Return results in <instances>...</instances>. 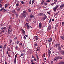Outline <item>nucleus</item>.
Returning <instances> with one entry per match:
<instances>
[{
	"label": "nucleus",
	"mask_w": 64,
	"mask_h": 64,
	"mask_svg": "<svg viewBox=\"0 0 64 64\" xmlns=\"http://www.w3.org/2000/svg\"><path fill=\"white\" fill-rule=\"evenodd\" d=\"M6 29V27H4V30L5 29Z\"/></svg>",
	"instance_id": "e2e57ef3"
},
{
	"label": "nucleus",
	"mask_w": 64,
	"mask_h": 64,
	"mask_svg": "<svg viewBox=\"0 0 64 64\" xmlns=\"http://www.w3.org/2000/svg\"><path fill=\"white\" fill-rule=\"evenodd\" d=\"M28 12H31V11L30 10H28Z\"/></svg>",
	"instance_id": "49530a36"
},
{
	"label": "nucleus",
	"mask_w": 64,
	"mask_h": 64,
	"mask_svg": "<svg viewBox=\"0 0 64 64\" xmlns=\"http://www.w3.org/2000/svg\"><path fill=\"white\" fill-rule=\"evenodd\" d=\"M5 63L6 64H7V62L6 60L5 61Z\"/></svg>",
	"instance_id": "de8ad7c7"
},
{
	"label": "nucleus",
	"mask_w": 64,
	"mask_h": 64,
	"mask_svg": "<svg viewBox=\"0 0 64 64\" xmlns=\"http://www.w3.org/2000/svg\"><path fill=\"white\" fill-rule=\"evenodd\" d=\"M8 4H5V8H6L7 7H8Z\"/></svg>",
	"instance_id": "9d476101"
},
{
	"label": "nucleus",
	"mask_w": 64,
	"mask_h": 64,
	"mask_svg": "<svg viewBox=\"0 0 64 64\" xmlns=\"http://www.w3.org/2000/svg\"><path fill=\"white\" fill-rule=\"evenodd\" d=\"M20 8H18V10H17V11L18 12H19L20 11Z\"/></svg>",
	"instance_id": "c9c22d12"
},
{
	"label": "nucleus",
	"mask_w": 64,
	"mask_h": 64,
	"mask_svg": "<svg viewBox=\"0 0 64 64\" xmlns=\"http://www.w3.org/2000/svg\"><path fill=\"white\" fill-rule=\"evenodd\" d=\"M28 25H29V23H27L26 24V26H28Z\"/></svg>",
	"instance_id": "a878e982"
},
{
	"label": "nucleus",
	"mask_w": 64,
	"mask_h": 64,
	"mask_svg": "<svg viewBox=\"0 0 64 64\" xmlns=\"http://www.w3.org/2000/svg\"><path fill=\"white\" fill-rule=\"evenodd\" d=\"M60 64H64V62H61L60 63Z\"/></svg>",
	"instance_id": "72a5a7b5"
},
{
	"label": "nucleus",
	"mask_w": 64,
	"mask_h": 64,
	"mask_svg": "<svg viewBox=\"0 0 64 64\" xmlns=\"http://www.w3.org/2000/svg\"><path fill=\"white\" fill-rule=\"evenodd\" d=\"M2 4H0V8H2Z\"/></svg>",
	"instance_id": "393cba45"
},
{
	"label": "nucleus",
	"mask_w": 64,
	"mask_h": 64,
	"mask_svg": "<svg viewBox=\"0 0 64 64\" xmlns=\"http://www.w3.org/2000/svg\"><path fill=\"white\" fill-rule=\"evenodd\" d=\"M52 21V18H50V23L51 22V21Z\"/></svg>",
	"instance_id": "c03bdc74"
},
{
	"label": "nucleus",
	"mask_w": 64,
	"mask_h": 64,
	"mask_svg": "<svg viewBox=\"0 0 64 64\" xmlns=\"http://www.w3.org/2000/svg\"><path fill=\"white\" fill-rule=\"evenodd\" d=\"M56 47H57V46H58V44H56Z\"/></svg>",
	"instance_id": "864d4df0"
},
{
	"label": "nucleus",
	"mask_w": 64,
	"mask_h": 64,
	"mask_svg": "<svg viewBox=\"0 0 64 64\" xmlns=\"http://www.w3.org/2000/svg\"><path fill=\"white\" fill-rule=\"evenodd\" d=\"M52 28V26H49L48 27V30H51Z\"/></svg>",
	"instance_id": "6e6552de"
},
{
	"label": "nucleus",
	"mask_w": 64,
	"mask_h": 64,
	"mask_svg": "<svg viewBox=\"0 0 64 64\" xmlns=\"http://www.w3.org/2000/svg\"><path fill=\"white\" fill-rule=\"evenodd\" d=\"M2 11H4V12H6V11H7L6 10H5V8H2L1 10H0V12Z\"/></svg>",
	"instance_id": "7ed1b4c3"
},
{
	"label": "nucleus",
	"mask_w": 64,
	"mask_h": 64,
	"mask_svg": "<svg viewBox=\"0 0 64 64\" xmlns=\"http://www.w3.org/2000/svg\"><path fill=\"white\" fill-rule=\"evenodd\" d=\"M42 15V14L41 13H40L38 14V16H41Z\"/></svg>",
	"instance_id": "412c9836"
},
{
	"label": "nucleus",
	"mask_w": 64,
	"mask_h": 64,
	"mask_svg": "<svg viewBox=\"0 0 64 64\" xmlns=\"http://www.w3.org/2000/svg\"><path fill=\"white\" fill-rule=\"evenodd\" d=\"M20 56L21 58H23L25 57V55L24 54V53H22L21 54V55Z\"/></svg>",
	"instance_id": "f03ea898"
},
{
	"label": "nucleus",
	"mask_w": 64,
	"mask_h": 64,
	"mask_svg": "<svg viewBox=\"0 0 64 64\" xmlns=\"http://www.w3.org/2000/svg\"><path fill=\"white\" fill-rule=\"evenodd\" d=\"M8 50L9 51H11V50L9 48H8Z\"/></svg>",
	"instance_id": "7c9ffc66"
},
{
	"label": "nucleus",
	"mask_w": 64,
	"mask_h": 64,
	"mask_svg": "<svg viewBox=\"0 0 64 64\" xmlns=\"http://www.w3.org/2000/svg\"><path fill=\"white\" fill-rule=\"evenodd\" d=\"M34 38L35 40H38L39 39V38L37 36H34Z\"/></svg>",
	"instance_id": "423d86ee"
},
{
	"label": "nucleus",
	"mask_w": 64,
	"mask_h": 64,
	"mask_svg": "<svg viewBox=\"0 0 64 64\" xmlns=\"http://www.w3.org/2000/svg\"><path fill=\"white\" fill-rule=\"evenodd\" d=\"M8 53H9V52H8V51H7L6 53V54H8Z\"/></svg>",
	"instance_id": "13d9d810"
},
{
	"label": "nucleus",
	"mask_w": 64,
	"mask_h": 64,
	"mask_svg": "<svg viewBox=\"0 0 64 64\" xmlns=\"http://www.w3.org/2000/svg\"><path fill=\"white\" fill-rule=\"evenodd\" d=\"M27 12L25 11H24L23 12V14H26Z\"/></svg>",
	"instance_id": "a211bd4d"
},
{
	"label": "nucleus",
	"mask_w": 64,
	"mask_h": 64,
	"mask_svg": "<svg viewBox=\"0 0 64 64\" xmlns=\"http://www.w3.org/2000/svg\"><path fill=\"white\" fill-rule=\"evenodd\" d=\"M0 4H2V0H0Z\"/></svg>",
	"instance_id": "37998d69"
},
{
	"label": "nucleus",
	"mask_w": 64,
	"mask_h": 64,
	"mask_svg": "<svg viewBox=\"0 0 64 64\" xmlns=\"http://www.w3.org/2000/svg\"><path fill=\"white\" fill-rule=\"evenodd\" d=\"M17 44H19V41H17Z\"/></svg>",
	"instance_id": "8fccbe9b"
},
{
	"label": "nucleus",
	"mask_w": 64,
	"mask_h": 64,
	"mask_svg": "<svg viewBox=\"0 0 64 64\" xmlns=\"http://www.w3.org/2000/svg\"><path fill=\"white\" fill-rule=\"evenodd\" d=\"M18 6H19V4H18L17 3L16 4V6H17V7H18Z\"/></svg>",
	"instance_id": "a18cd8bd"
},
{
	"label": "nucleus",
	"mask_w": 64,
	"mask_h": 64,
	"mask_svg": "<svg viewBox=\"0 0 64 64\" xmlns=\"http://www.w3.org/2000/svg\"><path fill=\"white\" fill-rule=\"evenodd\" d=\"M55 15H57L58 14V12H57L56 14L55 13Z\"/></svg>",
	"instance_id": "c85d7f7f"
},
{
	"label": "nucleus",
	"mask_w": 64,
	"mask_h": 64,
	"mask_svg": "<svg viewBox=\"0 0 64 64\" xmlns=\"http://www.w3.org/2000/svg\"><path fill=\"white\" fill-rule=\"evenodd\" d=\"M46 19V16H45L44 17V20H45V19Z\"/></svg>",
	"instance_id": "c756f323"
},
{
	"label": "nucleus",
	"mask_w": 64,
	"mask_h": 64,
	"mask_svg": "<svg viewBox=\"0 0 64 64\" xmlns=\"http://www.w3.org/2000/svg\"><path fill=\"white\" fill-rule=\"evenodd\" d=\"M8 57H10V55H9L8 54Z\"/></svg>",
	"instance_id": "0e129e2a"
},
{
	"label": "nucleus",
	"mask_w": 64,
	"mask_h": 64,
	"mask_svg": "<svg viewBox=\"0 0 64 64\" xmlns=\"http://www.w3.org/2000/svg\"><path fill=\"white\" fill-rule=\"evenodd\" d=\"M58 7L59 6H58V5H56V6L54 8L52 9V10H54V12H56V10H57L58 9Z\"/></svg>",
	"instance_id": "f257e3e1"
},
{
	"label": "nucleus",
	"mask_w": 64,
	"mask_h": 64,
	"mask_svg": "<svg viewBox=\"0 0 64 64\" xmlns=\"http://www.w3.org/2000/svg\"><path fill=\"white\" fill-rule=\"evenodd\" d=\"M32 58H34V56H33V55H32Z\"/></svg>",
	"instance_id": "6e6d98bb"
},
{
	"label": "nucleus",
	"mask_w": 64,
	"mask_h": 64,
	"mask_svg": "<svg viewBox=\"0 0 64 64\" xmlns=\"http://www.w3.org/2000/svg\"><path fill=\"white\" fill-rule=\"evenodd\" d=\"M58 50H59L60 52H61V48L60 46L58 47Z\"/></svg>",
	"instance_id": "f8f14e48"
},
{
	"label": "nucleus",
	"mask_w": 64,
	"mask_h": 64,
	"mask_svg": "<svg viewBox=\"0 0 64 64\" xmlns=\"http://www.w3.org/2000/svg\"><path fill=\"white\" fill-rule=\"evenodd\" d=\"M32 64H35V63H34V62H32Z\"/></svg>",
	"instance_id": "338daca9"
},
{
	"label": "nucleus",
	"mask_w": 64,
	"mask_h": 64,
	"mask_svg": "<svg viewBox=\"0 0 64 64\" xmlns=\"http://www.w3.org/2000/svg\"><path fill=\"white\" fill-rule=\"evenodd\" d=\"M18 56V54H17L15 56V58L16 60L17 59V56Z\"/></svg>",
	"instance_id": "f3484780"
},
{
	"label": "nucleus",
	"mask_w": 64,
	"mask_h": 64,
	"mask_svg": "<svg viewBox=\"0 0 64 64\" xmlns=\"http://www.w3.org/2000/svg\"><path fill=\"white\" fill-rule=\"evenodd\" d=\"M22 31L23 34H25V31H24V30H23V29H22Z\"/></svg>",
	"instance_id": "2eb2a0df"
},
{
	"label": "nucleus",
	"mask_w": 64,
	"mask_h": 64,
	"mask_svg": "<svg viewBox=\"0 0 64 64\" xmlns=\"http://www.w3.org/2000/svg\"><path fill=\"white\" fill-rule=\"evenodd\" d=\"M24 40H26V36H24Z\"/></svg>",
	"instance_id": "a19ab883"
},
{
	"label": "nucleus",
	"mask_w": 64,
	"mask_h": 64,
	"mask_svg": "<svg viewBox=\"0 0 64 64\" xmlns=\"http://www.w3.org/2000/svg\"><path fill=\"white\" fill-rule=\"evenodd\" d=\"M32 3V1H31V0H30V4H31Z\"/></svg>",
	"instance_id": "79ce46f5"
},
{
	"label": "nucleus",
	"mask_w": 64,
	"mask_h": 64,
	"mask_svg": "<svg viewBox=\"0 0 64 64\" xmlns=\"http://www.w3.org/2000/svg\"><path fill=\"white\" fill-rule=\"evenodd\" d=\"M39 25L40 29H42V23H41V22H40V24H39Z\"/></svg>",
	"instance_id": "0eeeda50"
},
{
	"label": "nucleus",
	"mask_w": 64,
	"mask_h": 64,
	"mask_svg": "<svg viewBox=\"0 0 64 64\" xmlns=\"http://www.w3.org/2000/svg\"><path fill=\"white\" fill-rule=\"evenodd\" d=\"M34 2H35V0H33L32 1V4H33V3H34Z\"/></svg>",
	"instance_id": "e433bc0d"
},
{
	"label": "nucleus",
	"mask_w": 64,
	"mask_h": 64,
	"mask_svg": "<svg viewBox=\"0 0 64 64\" xmlns=\"http://www.w3.org/2000/svg\"><path fill=\"white\" fill-rule=\"evenodd\" d=\"M58 57H56L55 58L54 60V61H55L56 62L57 61V60H58Z\"/></svg>",
	"instance_id": "1a4fd4ad"
},
{
	"label": "nucleus",
	"mask_w": 64,
	"mask_h": 64,
	"mask_svg": "<svg viewBox=\"0 0 64 64\" xmlns=\"http://www.w3.org/2000/svg\"><path fill=\"white\" fill-rule=\"evenodd\" d=\"M14 62L15 64H16V60H14Z\"/></svg>",
	"instance_id": "b1692460"
},
{
	"label": "nucleus",
	"mask_w": 64,
	"mask_h": 64,
	"mask_svg": "<svg viewBox=\"0 0 64 64\" xmlns=\"http://www.w3.org/2000/svg\"><path fill=\"white\" fill-rule=\"evenodd\" d=\"M12 12H13V13H14V14H16V12H15V11L14 10L12 11Z\"/></svg>",
	"instance_id": "aec40b11"
},
{
	"label": "nucleus",
	"mask_w": 64,
	"mask_h": 64,
	"mask_svg": "<svg viewBox=\"0 0 64 64\" xmlns=\"http://www.w3.org/2000/svg\"><path fill=\"white\" fill-rule=\"evenodd\" d=\"M1 30H3V29H4V28L2 27V28H1Z\"/></svg>",
	"instance_id": "052dcab7"
},
{
	"label": "nucleus",
	"mask_w": 64,
	"mask_h": 64,
	"mask_svg": "<svg viewBox=\"0 0 64 64\" xmlns=\"http://www.w3.org/2000/svg\"><path fill=\"white\" fill-rule=\"evenodd\" d=\"M35 17V16H33L32 15H31L30 16V18H34Z\"/></svg>",
	"instance_id": "ddd939ff"
},
{
	"label": "nucleus",
	"mask_w": 64,
	"mask_h": 64,
	"mask_svg": "<svg viewBox=\"0 0 64 64\" xmlns=\"http://www.w3.org/2000/svg\"><path fill=\"white\" fill-rule=\"evenodd\" d=\"M61 37V38H62L64 41V37L63 36H62Z\"/></svg>",
	"instance_id": "cd10ccee"
},
{
	"label": "nucleus",
	"mask_w": 64,
	"mask_h": 64,
	"mask_svg": "<svg viewBox=\"0 0 64 64\" xmlns=\"http://www.w3.org/2000/svg\"><path fill=\"white\" fill-rule=\"evenodd\" d=\"M22 4H24V2L23 1L22 2Z\"/></svg>",
	"instance_id": "4d7b16f0"
},
{
	"label": "nucleus",
	"mask_w": 64,
	"mask_h": 64,
	"mask_svg": "<svg viewBox=\"0 0 64 64\" xmlns=\"http://www.w3.org/2000/svg\"><path fill=\"white\" fill-rule=\"evenodd\" d=\"M52 40V38H50L48 40V42H49L50 43L51 42Z\"/></svg>",
	"instance_id": "9b49d317"
},
{
	"label": "nucleus",
	"mask_w": 64,
	"mask_h": 64,
	"mask_svg": "<svg viewBox=\"0 0 64 64\" xmlns=\"http://www.w3.org/2000/svg\"><path fill=\"white\" fill-rule=\"evenodd\" d=\"M12 29L10 31V30H8V33L9 34H10L11 32H12Z\"/></svg>",
	"instance_id": "39448f33"
},
{
	"label": "nucleus",
	"mask_w": 64,
	"mask_h": 64,
	"mask_svg": "<svg viewBox=\"0 0 64 64\" xmlns=\"http://www.w3.org/2000/svg\"><path fill=\"white\" fill-rule=\"evenodd\" d=\"M41 16L44 17V16H46L45 14H42V16Z\"/></svg>",
	"instance_id": "dca6fc26"
},
{
	"label": "nucleus",
	"mask_w": 64,
	"mask_h": 64,
	"mask_svg": "<svg viewBox=\"0 0 64 64\" xmlns=\"http://www.w3.org/2000/svg\"><path fill=\"white\" fill-rule=\"evenodd\" d=\"M61 54H62V55H64V52H62Z\"/></svg>",
	"instance_id": "58836bf2"
},
{
	"label": "nucleus",
	"mask_w": 64,
	"mask_h": 64,
	"mask_svg": "<svg viewBox=\"0 0 64 64\" xmlns=\"http://www.w3.org/2000/svg\"><path fill=\"white\" fill-rule=\"evenodd\" d=\"M34 60L35 61H37V59H36V58H34Z\"/></svg>",
	"instance_id": "473e14b6"
},
{
	"label": "nucleus",
	"mask_w": 64,
	"mask_h": 64,
	"mask_svg": "<svg viewBox=\"0 0 64 64\" xmlns=\"http://www.w3.org/2000/svg\"><path fill=\"white\" fill-rule=\"evenodd\" d=\"M54 62L53 61H52V62H51V64H53V62Z\"/></svg>",
	"instance_id": "603ef678"
},
{
	"label": "nucleus",
	"mask_w": 64,
	"mask_h": 64,
	"mask_svg": "<svg viewBox=\"0 0 64 64\" xmlns=\"http://www.w3.org/2000/svg\"><path fill=\"white\" fill-rule=\"evenodd\" d=\"M47 4L46 3H45V6H47Z\"/></svg>",
	"instance_id": "bf43d9fd"
},
{
	"label": "nucleus",
	"mask_w": 64,
	"mask_h": 64,
	"mask_svg": "<svg viewBox=\"0 0 64 64\" xmlns=\"http://www.w3.org/2000/svg\"><path fill=\"white\" fill-rule=\"evenodd\" d=\"M34 45V46H35V47H36V46H37V44H35Z\"/></svg>",
	"instance_id": "5fc2aeb1"
},
{
	"label": "nucleus",
	"mask_w": 64,
	"mask_h": 64,
	"mask_svg": "<svg viewBox=\"0 0 64 64\" xmlns=\"http://www.w3.org/2000/svg\"><path fill=\"white\" fill-rule=\"evenodd\" d=\"M6 45L5 44L4 46V49H5V48H6Z\"/></svg>",
	"instance_id": "6ab92c4d"
},
{
	"label": "nucleus",
	"mask_w": 64,
	"mask_h": 64,
	"mask_svg": "<svg viewBox=\"0 0 64 64\" xmlns=\"http://www.w3.org/2000/svg\"><path fill=\"white\" fill-rule=\"evenodd\" d=\"M8 28L9 29H10H10H11V26H9Z\"/></svg>",
	"instance_id": "bb28decb"
},
{
	"label": "nucleus",
	"mask_w": 64,
	"mask_h": 64,
	"mask_svg": "<svg viewBox=\"0 0 64 64\" xmlns=\"http://www.w3.org/2000/svg\"><path fill=\"white\" fill-rule=\"evenodd\" d=\"M48 57H49L50 56V54H51V52L50 51V50H48Z\"/></svg>",
	"instance_id": "20e7f679"
},
{
	"label": "nucleus",
	"mask_w": 64,
	"mask_h": 64,
	"mask_svg": "<svg viewBox=\"0 0 64 64\" xmlns=\"http://www.w3.org/2000/svg\"><path fill=\"white\" fill-rule=\"evenodd\" d=\"M6 31V30H4L2 31V33H4V32H5Z\"/></svg>",
	"instance_id": "2f4dec72"
},
{
	"label": "nucleus",
	"mask_w": 64,
	"mask_h": 64,
	"mask_svg": "<svg viewBox=\"0 0 64 64\" xmlns=\"http://www.w3.org/2000/svg\"><path fill=\"white\" fill-rule=\"evenodd\" d=\"M56 4V2H54V3H53V4H52V5H53L54 4Z\"/></svg>",
	"instance_id": "ea45409f"
},
{
	"label": "nucleus",
	"mask_w": 64,
	"mask_h": 64,
	"mask_svg": "<svg viewBox=\"0 0 64 64\" xmlns=\"http://www.w3.org/2000/svg\"><path fill=\"white\" fill-rule=\"evenodd\" d=\"M27 29H29V28H32L30 26H26Z\"/></svg>",
	"instance_id": "4468645a"
},
{
	"label": "nucleus",
	"mask_w": 64,
	"mask_h": 64,
	"mask_svg": "<svg viewBox=\"0 0 64 64\" xmlns=\"http://www.w3.org/2000/svg\"><path fill=\"white\" fill-rule=\"evenodd\" d=\"M64 7L62 6H61L60 7V8H61V9H63V8Z\"/></svg>",
	"instance_id": "5701e85b"
},
{
	"label": "nucleus",
	"mask_w": 64,
	"mask_h": 64,
	"mask_svg": "<svg viewBox=\"0 0 64 64\" xmlns=\"http://www.w3.org/2000/svg\"><path fill=\"white\" fill-rule=\"evenodd\" d=\"M62 6H63L64 7V4H62Z\"/></svg>",
	"instance_id": "774afa93"
},
{
	"label": "nucleus",
	"mask_w": 64,
	"mask_h": 64,
	"mask_svg": "<svg viewBox=\"0 0 64 64\" xmlns=\"http://www.w3.org/2000/svg\"><path fill=\"white\" fill-rule=\"evenodd\" d=\"M62 25H64V22H62Z\"/></svg>",
	"instance_id": "69168bd1"
},
{
	"label": "nucleus",
	"mask_w": 64,
	"mask_h": 64,
	"mask_svg": "<svg viewBox=\"0 0 64 64\" xmlns=\"http://www.w3.org/2000/svg\"><path fill=\"white\" fill-rule=\"evenodd\" d=\"M36 58L38 60H39V58H38V56H37Z\"/></svg>",
	"instance_id": "f704fd0d"
},
{
	"label": "nucleus",
	"mask_w": 64,
	"mask_h": 64,
	"mask_svg": "<svg viewBox=\"0 0 64 64\" xmlns=\"http://www.w3.org/2000/svg\"><path fill=\"white\" fill-rule=\"evenodd\" d=\"M59 58L60 59V60H61L62 59V57H59Z\"/></svg>",
	"instance_id": "4c0bfd02"
},
{
	"label": "nucleus",
	"mask_w": 64,
	"mask_h": 64,
	"mask_svg": "<svg viewBox=\"0 0 64 64\" xmlns=\"http://www.w3.org/2000/svg\"><path fill=\"white\" fill-rule=\"evenodd\" d=\"M47 13L48 14H49V15H50V12H47Z\"/></svg>",
	"instance_id": "680f3d73"
},
{
	"label": "nucleus",
	"mask_w": 64,
	"mask_h": 64,
	"mask_svg": "<svg viewBox=\"0 0 64 64\" xmlns=\"http://www.w3.org/2000/svg\"><path fill=\"white\" fill-rule=\"evenodd\" d=\"M16 49H18V47L17 46H16Z\"/></svg>",
	"instance_id": "3c124183"
},
{
	"label": "nucleus",
	"mask_w": 64,
	"mask_h": 64,
	"mask_svg": "<svg viewBox=\"0 0 64 64\" xmlns=\"http://www.w3.org/2000/svg\"><path fill=\"white\" fill-rule=\"evenodd\" d=\"M24 17V18H25L26 17V14H23Z\"/></svg>",
	"instance_id": "4be33fe9"
},
{
	"label": "nucleus",
	"mask_w": 64,
	"mask_h": 64,
	"mask_svg": "<svg viewBox=\"0 0 64 64\" xmlns=\"http://www.w3.org/2000/svg\"><path fill=\"white\" fill-rule=\"evenodd\" d=\"M3 47V46H0V48H2Z\"/></svg>",
	"instance_id": "09e8293b"
}]
</instances>
